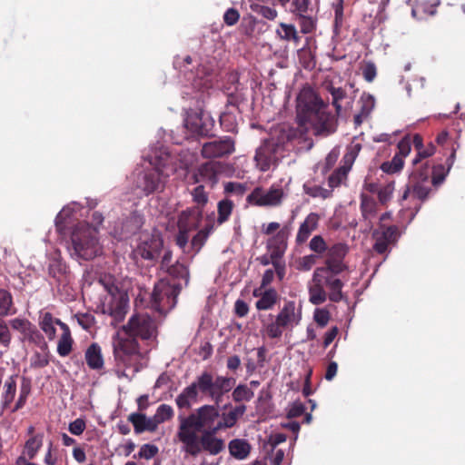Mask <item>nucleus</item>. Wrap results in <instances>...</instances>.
Masks as SVG:
<instances>
[{"mask_svg": "<svg viewBox=\"0 0 465 465\" xmlns=\"http://www.w3.org/2000/svg\"><path fill=\"white\" fill-rule=\"evenodd\" d=\"M330 318V312L326 309H316L314 312V321L322 328L328 324Z\"/></svg>", "mask_w": 465, "mask_h": 465, "instance_id": "obj_64", "label": "nucleus"}, {"mask_svg": "<svg viewBox=\"0 0 465 465\" xmlns=\"http://www.w3.org/2000/svg\"><path fill=\"white\" fill-rule=\"evenodd\" d=\"M65 324L60 319L54 318L51 312H45L40 317L39 325L49 340H54L56 336L55 325L61 328Z\"/></svg>", "mask_w": 465, "mask_h": 465, "instance_id": "obj_26", "label": "nucleus"}, {"mask_svg": "<svg viewBox=\"0 0 465 465\" xmlns=\"http://www.w3.org/2000/svg\"><path fill=\"white\" fill-rule=\"evenodd\" d=\"M360 103H361L360 112L362 113V114H365L369 117V115L371 114V111L373 110V108L375 106V99H374L373 95L364 93L361 96Z\"/></svg>", "mask_w": 465, "mask_h": 465, "instance_id": "obj_53", "label": "nucleus"}, {"mask_svg": "<svg viewBox=\"0 0 465 465\" xmlns=\"http://www.w3.org/2000/svg\"><path fill=\"white\" fill-rule=\"evenodd\" d=\"M302 310L296 308L294 301L286 302L275 316L272 313L261 318L262 329L270 339L282 337L284 329L292 328L300 323Z\"/></svg>", "mask_w": 465, "mask_h": 465, "instance_id": "obj_4", "label": "nucleus"}, {"mask_svg": "<svg viewBox=\"0 0 465 465\" xmlns=\"http://www.w3.org/2000/svg\"><path fill=\"white\" fill-rule=\"evenodd\" d=\"M66 269V264L60 259H53L48 264V274L60 282L65 277Z\"/></svg>", "mask_w": 465, "mask_h": 465, "instance_id": "obj_38", "label": "nucleus"}, {"mask_svg": "<svg viewBox=\"0 0 465 465\" xmlns=\"http://www.w3.org/2000/svg\"><path fill=\"white\" fill-rule=\"evenodd\" d=\"M274 158L275 156L269 144H263L259 147L254 157L257 165L262 172H266L270 169Z\"/></svg>", "mask_w": 465, "mask_h": 465, "instance_id": "obj_29", "label": "nucleus"}, {"mask_svg": "<svg viewBox=\"0 0 465 465\" xmlns=\"http://www.w3.org/2000/svg\"><path fill=\"white\" fill-rule=\"evenodd\" d=\"M173 414H174V411H173V407L168 404L163 403V404H161L158 406V408L154 413V416L161 423H163V422L173 419Z\"/></svg>", "mask_w": 465, "mask_h": 465, "instance_id": "obj_50", "label": "nucleus"}, {"mask_svg": "<svg viewBox=\"0 0 465 465\" xmlns=\"http://www.w3.org/2000/svg\"><path fill=\"white\" fill-rule=\"evenodd\" d=\"M317 262V255L309 254L299 258L296 262V269L301 272L310 271Z\"/></svg>", "mask_w": 465, "mask_h": 465, "instance_id": "obj_51", "label": "nucleus"}, {"mask_svg": "<svg viewBox=\"0 0 465 465\" xmlns=\"http://www.w3.org/2000/svg\"><path fill=\"white\" fill-rule=\"evenodd\" d=\"M411 145H413L412 136L406 135L399 142L397 145L398 152L396 153V154L401 155L402 158H405L406 156L409 155L411 150Z\"/></svg>", "mask_w": 465, "mask_h": 465, "instance_id": "obj_59", "label": "nucleus"}, {"mask_svg": "<svg viewBox=\"0 0 465 465\" xmlns=\"http://www.w3.org/2000/svg\"><path fill=\"white\" fill-rule=\"evenodd\" d=\"M297 54L299 63L305 70L312 71L316 67L315 55L309 47L301 48Z\"/></svg>", "mask_w": 465, "mask_h": 465, "instance_id": "obj_42", "label": "nucleus"}, {"mask_svg": "<svg viewBox=\"0 0 465 465\" xmlns=\"http://www.w3.org/2000/svg\"><path fill=\"white\" fill-rule=\"evenodd\" d=\"M284 196L285 193L281 186L272 185L268 190L258 186L247 196L246 201L252 205L260 207H275L282 204Z\"/></svg>", "mask_w": 465, "mask_h": 465, "instance_id": "obj_11", "label": "nucleus"}, {"mask_svg": "<svg viewBox=\"0 0 465 465\" xmlns=\"http://www.w3.org/2000/svg\"><path fill=\"white\" fill-rule=\"evenodd\" d=\"M44 444V433H39L38 436L28 438L21 451V455L26 456L29 459H35Z\"/></svg>", "mask_w": 465, "mask_h": 465, "instance_id": "obj_31", "label": "nucleus"}, {"mask_svg": "<svg viewBox=\"0 0 465 465\" xmlns=\"http://www.w3.org/2000/svg\"><path fill=\"white\" fill-rule=\"evenodd\" d=\"M16 309L14 307L13 296L10 292L0 289V317L14 315Z\"/></svg>", "mask_w": 465, "mask_h": 465, "instance_id": "obj_35", "label": "nucleus"}, {"mask_svg": "<svg viewBox=\"0 0 465 465\" xmlns=\"http://www.w3.org/2000/svg\"><path fill=\"white\" fill-rule=\"evenodd\" d=\"M230 454L237 460H244L251 451V445L246 440L233 439L228 444Z\"/></svg>", "mask_w": 465, "mask_h": 465, "instance_id": "obj_32", "label": "nucleus"}, {"mask_svg": "<svg viewBox=\"0 0 465 465\" xmlns=\"http://www.w3.org/2000/svg\"><path fill=\"white\" fill-rule=\"evenodd\" d=\"M401 236L400 229L397 225H386L380 223L378 228L372 232L374 244L373 250L383 254L389 251L390 246L395 245Z\"/></svg>", "mask_w": 465, "mask_h": 465, "instance_id": "obj_12", "label": "nucleus"}, {"mask_svg": "<svg viewBox=\"0 0 465 465\" xmlns=\"http://www.w3.org/2000/svg\"><path fill=\"white\" fill-rule=\"evenodd\" d=\"M202 217L203 210L199 206L187 208L179 214L177 227L190 232L196 230L200 225Z\"/></svg>", "mask_w": 465, "mask_h": 465, "instance_id": "obj_17", "label": "nucleus"}, {"mask_svg": "<svg viewBox=\"0 0 465 465\" xmlns=\"http://www.w3.org/2000/svg\"><path fill=\"white\" fill-rule=\"evenodd\" d=\"M74 318L77 323L85 331H90L95 323L94 316L90 313H76Z\"/></svg>", "mask_w": 465, "mask_h": 465, "instance_id": "obj_56", "label": "nucleus"}, {"mask_svg": "<svg viewBox=\"0 0 465 465\" xmlns=\"http://www.w3.org/2000/svg\"><path fill=\"white\" fill-rule=\"evenodd\" d=\"M233 205L234 204H233L232 201L229 200V199H223L218 203V205H217V212H218L217 223H218V224H223L229 220V218L232 213Z\"/></svg>", "mask_w": 465, "mask_h": 465, "instance_id": "obj_43", "label": "nucleus"}, {"mask_svg": "<svg viewBox=\"0 0 465 465\" xmlns=\"http://www.w3.org/2000/svg\"><path fill=\"white\" fill-rule=\"evenodd\" d=\"M183 289V283L171 282L169 280H160L155 283L150 295L148 306L158 312L161 316H165L173 310L177 303V297Z\"/></svg>", "mask_w": 465, "mask_h": 465, "instance_id": "obj_6", "label": "nucleus"}, {"mask_svg": "<svg viewBox=\"0 0 465 465\" xmlns=\"http://www.w3.org/2000/svg\"><path fill=\"white\" fill-rule=\"evenodd\" d=\"M403 165L404 158L395 153L391 161L384 162L381 165V169L383 173L393 174L400 172L403 168Z\"/></svg>", "mask_w": 465, "mask_h": 465, "instance_id": "obj_44", "label": "nucleus"}, {"mask_svg": "<svg viewBox=\"0 0 465 465\" xmlns=\"http://www.w3.org/2000/svg\"><path fill=\"white\" fill-rule=\"evenodd\" d=\"M12 329L21 332L25 337L32 340L34 336L39 337L36 328L26 319L15 318L9 322Z\"/></svg>", "mask_w": 465, "mask_h": 465, "instance_id": "obj_30", "label": "nucleus"}, {"mask_svg": "<svg viewBox=\"0 0 465 465\" xmlns=\"http://www.w3.org/2000/svg\"><path fill=\"white\" fill-rule=\"evenodd\" d=\"M165 272L172 278L171 282H179L182 283L183 282V286H187L189 282V269L188 267L179 261H176L171 267H169Z\"/></svg>", "mask_w": 465, "mask_h": 465, "instance_id": "obj_28", "label": "nucleus"}, {"mask_svg": "<svg viewBox=\"0 0 465 465\" xmlns=\"http://www.w3.org/2000/svg\"><path fill=\"white\" fill-rule=\"evenodd\" d=\"M310 5L311 0H292L290 11L294 15H302V14H307Z\"/></svg>", "mask_w": 465, "mask_h": 465, "instance_id": "obj_57", "label": "nucleus"}, {"mask_svg": "<svg viewBox=\"0 0 465 465\" xmlns=\"http://www.w3.org/2000/svg\"><path fill=\"white\" fill-rule=\"evenodd\" d=\"M455 156H456V150L454 148H452L450 155L446 160L447 168H445V166L442 164H437V165L430 166V168H431L430 183L434 187H438L444 182L446 176L448 175V173L454 163Z\"/></svg>", "mask_w": 465, "mask_h": 465, "instance_id": "obj_23", "label": "nucleus"}, {"mask_svg": "<svg viewBox=\"0 0 465 465\" xmlns=\"http://www.w3.org/2000/svg\"><path fill=\"white\" fill-rule=\"evenodd\" d=\"M342 272L325 267H317L312 274V284L309 286V301L313 305L324 303L327 299L332 302H340L345 299L342 292L343 282L338 277Z\"/></svg>", "mask_w": 465, "mask_h": 465, "instance_id": "obj_2", "label": "nucleus"}, {"mask_svg": "<svg viewBox=\"0 0 465 465\" xmlns=\"http://www.w3.org/2000/svg\"><path fill=\"white\" fill-rule=\"evenodd\" d=\"M30 391H31L30 381L24 377L22 384H21V388H20V395H19V398H18L14 409L12 410V412H15L25 406Z\"/></svg>", "mask_w": 465, "mask_h": 465, "instance_id": "obj_46", "label": "nucleus"}, {"mask_svg": "<svg viewBox=\"0 0 465 465\" xmlns=\"http://www.w3.org/2000/svg\"><path fill=\"white\" fill-rule=\"evenodd\" d=\"M299 124L307 128L311 125L315 134L328 129L330 116L325 112L327 104L311 88L302 90L297 98Z\"/></svg>", "mask_w": 465, "mask_h": 465, "instance_id": "obj_3", "label": "nucleus"}, {"mask_svg": "<svg viewBox=\"0 0 465 465\" xmlns=\"http://www.w3.org/2000/svg\"><path fill=\"white\" fill-rule=\"evenodd\" d=\"M84 359L87 366L91 370L99 371L104 368V361L102 349L96 342H93L87 347L84 352Z\"/></svg>", "mask_w": 465, "mask_h": 465, "instance_id": "obj_25", "label": "nucleus"}, {"mask_svg": "<svg viewBox=\"0 0 465 465\" xmlns=\"http://www.w3.org/2000/svg\"><path fill=\"white\" fill-rule=\"evenodd\" d=\"M208 238L205 237L203 232L200 231L193 237L191 241V249L194 253H198L201 249L203 247Z\"/></svg>", "mask_w": 465, "mask_h": 465, "instance_id": "obj_63", "label": "nucleus"}, {"mask_svg": "<svg viewBox=\"0 0 465 465\" xmlns=\"http://www.w3.org/2000/svg\"><path fill=\"white\" fill-rule=\"evenodd\" d=\"M235 150L234 141L229 136H224L220 140L204 143L201 153L203 158H221L232 153Z\"/></svg>", "mask_w": 465, "mask_h": 465, "instance_id": "obj_14", "label": "nucleus"}, {"mask_svg": "<svg viewBox=\"0 0 465 465\" xmlns=\"http://www.w3.org/2000/svg\"><path fill=\"white\" fill-rule=\"evenodd\" d=\"M297 16L300 19V27L302 34H311L315 30L316 22L312 16L306 15V14Z\"/></svg>", "mask_w": 465, "mask_h": 465, "instance_id": "obj_55", "label": "nucleus"}, {"mask_svg": "<svg viewBox=\"0 0 465 465\" xmlns=\"http://www.w3.org/2000/svg\"><path fill=\"white\" fill-rule=\"evenodd\" d=\"M431 178V168L429 162L420 163L413 166V171L411 173L410 180L429 183Z\"/></svg>", "mask_w": 465, "mask_h": 465, "instance_id": "obj_36", "label": "nucleus"}, {"mask_svg": "<svg viewBox=\"0 0 465 465\" xmlns=\"http://www.w3.org/2000/svg\"><path fill=\"white\" fill-rule=\"evenodd\" d=\"M5 392L3 393V409L7 408L14 401L16 392V381L14 376H11L5 383Z\"/></svg>", "mask_w": 465, "mask_h": 465, "instance_id": "obj_45", "label": "nucleus"}, {"mask_svg": "<svg viewBox=\"0 0 465 465\" xmlns=\"http://www.w3.org/2000/svg\"><path fill=\"white\" fill-rule=\"evenodd\" d=\"M309 248L311 251L316 252L317 254H322L326 252L329 247L327 246L326 242L321 235H315L312 238L309 243Z\"/></svg>", "mask_w": 465, "mask_h": 465, "instance_id": "obj_54", "label": "nucleus"}, {"mask_svg": "<svg viewBox=\"0 0 465 465\" xmlns=\"http://www.w3.org/2000/svg\"><path fill=\"white\" fill-rule=\"evenodd\" d=\"M320 216L316 213H309L301 223L296 235V242L302 244L305 242L312 232L318 228Z\"/></svg>", "mask_w": 465, "mask_h": 465, "instance_id": "obj_20", "label": "nucleus"}, {"mask_svg": "<svg viewBox=\"0 0 465 465\" xmlns=\"http://www.w3.org/2000/svg\"><path fill=\"white\" fill-rule=\"evenodd\" d=\"M163 248V240L162 237L159 235H152L137 246L136 253L144 260L154 262L159 258Z\"/></svg>", "mask_w": 465, "mask_h": 465, "instance_id": "obj_15", "label": "nucleus"}, {"mask_svg": "<svg viewBox=\"0 0 465 465\" xmlns=\"http://www.w3.org/2000/svg\"><path fill=\"white\" fill-rule=\"evenodd\" d=\"M304 192L312 197H321L323 199L328 198L331 194L329 190L322 188L319 185L308 186L305 184Z\"/></svg>", "mask_w": 465, "mask_h": 465, "instance_id": "obj_61", "label": "nucleus"}, {"mask_svg": "<svg viewBox=\"0 0 465 465\" xmlns=\"http://www.w3.org/2000/svg\"><path fill=\"white\" fill-rule=\"evenodd\" d=\"M290 229L288 226L282 227L275 235L267 242V249L272 252V258H282L287 247Z\"/></svg>", "mask_w": 465, "mask_h": 465, "instance_id": "obj_16", "label": "nucleus"}, {"mask_svg": "<svg viewBox=\"0 0 465 465\" xmlns=\"http://www.w3.org/2000/svg\"><path fill=\"white\" fill-rule=\"evenodd\" d=\"M186 126L195 134L202 137L212 136L213 121L203 118V115H195L187 121Z\"/></svg>", "mask_w": 465, "mask_h": 465, "instance_id": "obj_19", "label": "nucleus"}, {"mask_svg": "<svg viewBox=\"0 0 465 465\" xmlns=\"http://www.w3.org/2000/svg\"><path fill=\"white\" fill-rule=\"evenodd\" d=\"M61 330L63 331V333L58 341L57 352L60 356L65 357L72 351L74 341L67 324L61 325Z\"/></svg>", "mask_w": 465, "mask_h": 465, "instance_id": "obj_34", "label": "nucleus"}, {"mask_svg": "<svg viewBox=\"0 0 465 465\" xmlns=\"http://www.w3.org/2000/svg\"><path fill=\"white\" fill-rule=\"evenodd\" d=\"M349 252V246L343 242H337L329 247L326 252L324 263L322 267L341 272H347L349 266L345 257Z\"/></svg>", "mask_w": 465, "mask_h": 465, "instance_id": "obj_13", "label": "nucleus"}, {"mask_svg": "<svg viewBox=\"0 0 465 465\" xmlns=\"http://www.w3.org/2000/svg\"><path fill=\"white\" fill-rule=\"evenodd\" d=\"M349 171L340 166L328 178V184L331 188L338 187L347 178Z\"/></svg>", "mask_w": 465, "mask_h": 465, "instance_id": "obj_47", "label": "nucleus"}, {"mask_svg": "<svg viewBox=\"0 0 465 465\" xmlns=\"http://www.w3.org/2000/svg\"><path fill=\"white\" fill-rule=\"evenodd\" d=\"M412 143L414 149L417 151L415 158L412 160V165L416 166L420 163L422 160L429 158L435 153V146L430 143L427 146L423 145V138L420 134H415L412 136Z\"/></svg>", "mask_w": 465, "mask_h": 465, "instance_id": "obj_24", "label": "nucleus"}, {"mask_svg": "<svg viewBox=\"0 0 465 465\" xmlns=\"http://www.w3.org/2000/svg\"><path fill=\"white\" fill-rule=\"evenodd\" d=\"M128 420L132 422V424L134 425V431L136 434H140L145 431V414L137 412L131 413L128 417Z\"/></svg>", "mask_w": 465, "mask_h": 465, "instance_id": "obj_49", "label": "nucleus"}, {"mask_svg": "<svg viewBox=\"0 0 465 465\" xmlns=\"http://www.w3.org/2000/svg\"><path fill=\"white\" fill-rule=\"evenodd\" d=\"M252 295L258 300L255 302V308L258 311H269L272 310L280 301V295L278 292L270 287L268 289H254Z\"/></svg>", "mask_w": 465, "mask_h": 465, "instance_id": "obj_18", "label": "nucleus"}, {"mask_svg": "<svg viewBox=\"0 0 465 465\" xmlns=\"http://www.w3.org/2000/svg\"><path fill=\"white\" fill-rule=\"evenodd\" d=\"M97 230L88 224H79L74 230L71 241L72 255L89 261L101 253L102 248L97 238Z\"/></svg>", "mask_w": 465, "mask_h": 465, "instance_id": "obj_5", "label": "nucleus"}, {"mask_svg": "<svg viewBox=\"0 0 465 465\" xmlns=\"http://www.w3.org/2000/svg\"><path fill=\"white\" fill-rule=\"evenodd\" d=\"M166 177L157 168L146 169L136 174L134 181L135 187L148 196L153 193H161L165 187Z\"/></svg>", "mask_w": 465, "mask_h": 465, "instance_id": "obj_9", "label": "nucleus"}, {"mask_svg": "<svg viewBox=\"0 0 465 465\" xmlns=\"http://www.w3.org/2000/svg\"><path fill=\"white\" fill-rule=\"evenodd\" d=\"M247 407L244 404H238L232 408L228 412H224L222 414V420L217 419L215 424L221 430L231 429L232 428L238 421V420L246 412Z\"/></svg>", "mask_w": 465, "mask_h": 465, "instance_id": "obj_21", "label": "nucleus"}, {"mask_svg": "<svg viewBox=\"0 0 465 465\" xmlns=\"http://www.w3.org/2000/svg\"><path fill=\"white\" fill-rule=\"evenodd\" d=\"M194 183L207 181L211 184L217 183V170L214 163H203L193 176Z\"/></svg>", "mask_w": 465, "mask_h": 465, "instance_id": "obj_27", "label": "nucleus"}, {"mask_svg": "<svg viewBox=\"0 0 465 465\" xmlns=\"http://www.w3.org/2000/svg\"><path fill=\"white\" fill-rule=\"evenodd\" d=\"M114 356L117 368H133L134 372L140 371L143 355L135 339H119L114 343Z\"/></svg>", "mask_w": 465, "mask_h": 465, "instance_id": "obj_8", "label": "nucleus"}, {"mask_svg": "<svg viewBox=\"0 0 465 465\" xmlns=\"http://www.w3.org/2000/svg\"><path fill=\"white\" fill-rule=\"evenodd\" d=\"M360 210L363 221L367 226L372 227V221L376 217L378 205L374 198L365 193L361 194Z\"/></svg>", "mask_w": 465, "mask_h": 465, "instance_id": "obj_22", "label": "nucleus"}, {"mask_svg": "<svg viewBox=\"0 0 465 465\" xmlns=\"http://www.w3.org/2000/svg\"><path fill=\"white\" fill-rule=\"evenodd\" d=\"M430 191L429 183L410 180V185L403 194V199H406L408 193H411L415 198L424 201L429 196Z\"/></svg>", "mask_w": 465, "mask_h": 465, "instance_id": "obj_33", "label": "nucleus"}, {"mask_svg": "<svg viewBox=\"0 0 465 465\" xmlns=\"http://www.w3.org/2000/svg\"><path fill=\"white\" fill-rule=\"evenodd\" d=\"M361 150V143H351L346 147V153H344L341 165L344 169L350 172L351 169L355 159L357 158L359 153Z\"/></svg>", "mask_w": 465, "mask_h": 465, "instance_id": "obj_37", "label": "nucleus"}, {"mask_svg": "<svg viewBox=\"0 0 465 465\" xmlns=\"http://www.w3.org/2000/svg\"><path fill=\"white\" fill-rule=\"evenodd\" d=\"M253 396V391L246 384L237 385L232 392V401L239 404H242L243 401H250Z\"/></svg>", "mask_w": 465, "mask_h": 465, "instance_id": "obj_39", "label": "nucleus"}, {"mask_svg": "<svg viewBox=\"0 0 465 465\" xmlns=\"http://www.w3.org/2000/svg\"><path fill=\"white\" fill-rule=\"evenodd\" d=\"M125 333L133 339L149 340L156 335V325L147 314L133 315L124 326Z\"/></svg>", "mask_w": 465, "mask_h": 465, "instance_id": "obj_10", "label": "nucleus"}, {"mask_svg": "<svg viewBox=\"0 0 465 465\" xmlns=\"http://www.w3.org/2000/svg\"><path fill=\"white\" fill-rule=\"evenodd\" d=\"M234 383L233 378L213 376L209 371H203L176 397L175 403L179 410H190L193 403L198 401L199 395L213 401V404H204L188 415H178L176 437L183 444V450L186 455L195 458L204 452L216 456L224 451L225 441L217 436L222 430L215 421L221 416L219 405L223 396L232 391Z\"/></svg>", "mask_w": 465, "mask_h": 465, "instance_id": "obj_1", "label": "nucleus"}, {"mask_svg": "<svg viewBox=\"0 0 465 465\" xmlns=\"http://www.w3.org/2000/svg\"><path fill=\"white\" fill-rule=\"evenodd\" d=\"M192 195H193V201L199 204V205H205L208 202V195L207 193H205L204 191V187L203 185H198L196 186L193 193H192Z\"/></svg>", "mask_w": 465, "mask_h": 465, "instance_id": "obj_62", "label": "nucleus"}, {"mask_svg": "<svg viewBox=\"0 0 465 465\" xmlns=\"http://www.w3.org/2000/svg\"><path fill=\"white\" fill-rule=\"evenodd\" d=\"M220 124L226 132L232 133L237 127L235 115L229 112H224L220 115Z\"/></svg>", "mask_w": 465, "mask_h": 465, "instance_id": "obj_48", "label": "nucleus"}, {"mask_svg": "<svg viewBox=\"0 0 465 465\" xmlns=\"http://www.w3.org/2000/svg\"><path fill=\"white\" fill-rule=\"evenodd\" d=\"M49 364V360L46 354L35 351L30 359V366L33 369H41Z\"/></svg>", "mask_w": 465, "mask_h": 465, "instance_id": "obj_60", "label": "nucleus"}, {"mask_svg": "<svg viewBox=\"0 0 465 465\" xmlns=\"http://www.w3.org/2000/svg\"><path fill=\"white\" fill-rule=\"evenodd\" d=\"M106 293L103 296L99 308L101 312L112 318V324L124 321L128 310V296L114 285L105 286Z\"/></svg>", "mask_w": 465, "mask_h": 465, "instance_id": "obj_7", "label": "nucleus"}, {"mask_svg": "<svg viewBox=\"0 0 465 465\" xmlns=\"http://www.w3.org/2000/svg\"><path fill=\"white\" fill-rule=\"evenodd\" d=\"M159 451V449L156 445L153 444H143L138 452L137 455H134V458H140V459H145L150 460L153 458Z\"/></svg>", "mask_w": 465, "mask_h": 465, "instance_id": "obj_58", "label": "nucleus"}, {"mask_svg": "<svg viewBox=\"0 0 465 465\" xmlns=\"http://www.w3.org/2000/svg\"><path fill=\"white\" fill-rule=\"evenodd\" d=\"M325 88L332 97L331 104L334 106L336 114H340L341 111V102L347 97L346 91L341 87H334L331 84H326Z\"/></svg>", "mask_w": 465, "mask_h": 465, "instance_id": "obj_41", "label": "nucleus"}, {"mask_svg": "<svg viewBox=\"0 0 465 465\" xmlns=\"http://www.w3.org/2000/svg\"><path fill=\"white\" fill-rule=\"evenodd\" d=\"M12 341V333L5 321L0 317V345L9 349Z\"/></svg>", "mask_w": 465, "mask_h": 465, "instance_id": "obj_52", "label": "nucleus"}, {"mask_svg": "<svg viewBox=\"0 0 465 465\" xmlns=\"http://www.w3.org/2000/svg\"><path fill=\"white\" fill-rule=\"evenodd\" d=\"M277 35L281 39L285 41H292L298 44L301 40L300 35L293 25L281 23L277 29Z\"/></svg>", "mask_w": 465, "mask_h": 465, "instance_id": "obj_40", "label": "nucleus"}]
</instances>
